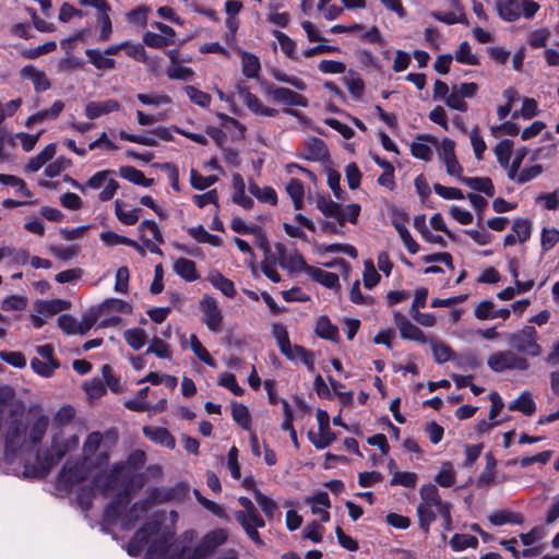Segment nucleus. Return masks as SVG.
<instances>
[{
    "mask_svg": "<svg viewBox=\"0 0 559 559\" xmlns=\"http://www.w3.org/2000/svg\"><path fill=\"white\" fill-rule=\"evenodd\" d=\"M487 365L495 372L514 369L524 371L530 367L526 358L519 356L511 350H501L491 354L488 357Z\"/></svg>",
    "mask_w": 559,
    "mask_h": 559,
    "instance_id": "nucleus-6",
    "label": "nucleus"
},
{
    "mask_svg": "<svg viewBox=\"0 0 559 559\" xmlns=\"http://www.w3.org/2000/svg\"><path fill=\"white\" fill-rule=\"evenodd\" d=\"M418 141H414L411 145V153L415 158L428 162L431 159L432 150L431 147L419 141H427L436 143V139L429 134H421L417 136Z\"/></svg>",
    "mask_w": 559,
    "mask_h": 559,
    "instance_id": "nucleus-27",
    "label": "nucleus"
},
{
    "mask_svg": "<svg viewBox=\"0 0 559 559\" xmlns=\"http://www.w3.org/2000/svg\"><path fill=\"white\" fill-rule=\"evenodd\" d=\"M273 336L276 338L280 352L288 359L294 361L293 345L289 341V335L286 326L283 323H274L272 325Z\"/></svg>",
    "mask_w": 559,
    "mask_h": 559,
    "instance_id": "nucleus-16",
    "label": "nucleus"
},
{
    "mask_svg": "<svg viewBox=\"0 0 559 559\" xmlns=\"http://www.w3.org/2000/svg\"><path fill=\"white\" fill-rule=\"evenodd\" d=\"M499 17L506 22H514L521 16L519 0H496Z\"/></svg>",
    "mask_w": 559,
    "mask_h": 559,
    "instance_id": "nucleus-20",
    "label": "nucleus"
},
{
    "mask_svg": "<svg viewBox=\"0 0 559 559\" xmlns=\"http://www.w3.org/2000/svg\"><path fill=\"white\" fill-rule=\"evenodd\" d=\"M85 55L97 70H111L116 67V61L105 57L98 49L87 48Z\"/></svg>",
    "mask_w": 559,
    "mask_h": 559,
    "instance_id": "nucleus-35",
    "label": "nucleus"
},
{
    "mask_svg": "<svg viewBox=\"0 0 559 559\" xmlns=\"http://www.w3.org/2000/svg\"><path fill=\"white\" fill-rule=\"evenodd\" d=\"M273 36L277 39L282 51L289 58V59H296L295 57V49H296V41L292 39L288 35L283 33L282 31L274 29L272 32Z\"/></svg>",
    "mask_w": 559,
    "mask_h": 559,
    "instance_id": "nucleus-52",
    "label": "nucleus"
},
{
    "mask_svg": "<svg viewBox=\"0 0 559 559\" xmlns=\"http://www.w3.org/2000/svg\"><path fill=\"white\" fill-rule=\"evenodd\" d=\"M435 481L444 488L452 487L455 484V471L451 462H443Z\"/></svg>",
    "mask_w": 559,
    "mask_h": 559,
    "instance_id": "nucleus-40",
    "label": "nucleus"
},
{
    "mask_svg": "<svg viewBox=\"0 0 559 559\" xmlns=\"http://www.w3.org/2000/svg\"><path fill=\"white\" fill-rule=\"evenodd\" d=\"M489 522L495 526L504 524H522L524 516L521 513L509 510H498L488 516Z\"/></svg>",
    "mask_w": 559,
    "mask_h": 559,
    "instance_id": "nucleus-29",
    "label": "nucleus"
},
{
    "mask_svg": "<svg viewBox=\"0 0 559 559\" xmlns=\"http://www.w3.org/2000/svg\"><path fill=\"white\" fill-rule=\"evenodd\" d=\"M100 318V314L98 313L97 309L94 307H91L82 317L81 322L76 323V334L84 335L86 334L93 325L97 322V320Z\"/></svg>",
    "mask_w": 559,
    "mask_h": 559,
    "instance_id": "nucleus-47",
    "label": "nucleus"
},
{
    "mask_svg": "<svg viewBox=\"0 0 559 559\" xmlns=\"http://www.w3.org/2000/svg\"><path fill=\"white\" fill-rule=\"evenodd\" d=\"M90 473L91 469L86 464V456L75 462L68 460L58 475V481L63 489L68 490L87 479Z\"/></svg>",
    "mask_w": 559,
    "mask_h": 559,
    "instance_id": "nucleus-4",
    "label": "nucleus"
},
{
    "mask_svg": "<svg viewBox=\"0 0 559 559\" xmlns=\"http://www.w3.org/2000/svg\"><path fill=\"white\" fill-rule=\"evenodd\" d=\"M395 229L399 233L401 240L411 254H415L419 251L420 247L417 241L412 237L407 227L404 224H395Z\"/></svg>",
    "mask_w": 559,
    "mask_h": 559,
    "instance_id": "nucleus-56",
    "label": "nucleus"
},
{
    "mask_svg": "<svg viewBox=\"0 0 559 559\" xmlns=\"http://www.w3.org/2000/svg\"><path fill=\"white\" fill-rule=\"evenodd\" d=\"M309 275L311 278L326 288H338L340 278L336 273L328 272L319 267H309Z\"/></svg>",
    "mask_w": 559,
    "mask_h": 559,
    "instance_id": "nucleus-30",
    "label": "nucleus"
},
{
    "mask_svg": "<svg viewBox=\"0 0 559 559\" xmlns=\"http://www.w3.org/2000/svg\"><path fill=\"white\" fill-rule=\"evenodd\" d=\"M56 154V144L50 143L45 146L37 155L29 158L25 166V170L28 173L38 171L46 163L51 160Z\"/></svg>",
    "mask_w": 559,
    "mask_h": 559,
    "instance_id": "nucleus-24",
    "label": "nucleus"
},
{
    "mask_svg": "<svg viewBox=\"0 0 559 559\" xmlns=\"http://www.w3.org/2000/svg\"><path fill=\"white\" fill-rule=\"evenodd\" d=\"M283 269H287L289 272H306L309 274V267H312L311 265L307 264L304 257L295 251L294 253H290L284 264L282 266Z\"/></svg>",
    "mask_w": 559,
    "mask_h": 559,
    "instance_id": "nucleus-51",
    "label": "nucleus"
},
{
    "mask_svg": "<svg viewBox=\"0 0 559 559\" xmlns=\"http://www.w3.org/2000/svg\"><path fill=\"white\" fill-rule=\"evenodd\" d=\"M317 209L326 217H332L343 226L345 224L344 212L341 205L334 202L329 195H320L317 199Z\"/></svg>",
    "mask_w": 559,
    "mask_h": 559,
    "instance_id": "nucleus-14",
    "label": "nucleus"
},
{
    "mask_svg": "<svg viewBox=\"0 0 559 559\" xmlns=\"http://www.w3.org/2000/svg\"><path fill=\"white\" fill-rule=\"evenodd\" d=\"M136 99L143 104V105H153V106H160V105H168L171 103V98L166 94H158V93H152V94H144L139 93L136 95Z\"/></svg>",
    "mask_w": 559,
    "mask_h": 559,
    "instance_id": "nucleus-63",
    "label": "nucleus"
},
{
    "mask_svg": "<svg viewBox=\"0 0 559 559\" xmlns=\"http://www.w3.org/2000/svg\"><path fill=\"white\" fill-rule=\"evenodd\" d=\"M237 93L247 108L255 115L264 117H275L278 110L264 106L257 95L251 93L245 83L237 84Z\"/></svg>",
    "mask_w": 559,
    "mask_h": 559,
    "instance_id": "nucleus-9",
    "label": "nucleus"
},
{
    "mask_svg": "<svg viewBox=\"0 0 559 559\" xmlns=\"http://www.w3.org/2000/svg\"><path fill=\"white\" fill-rule=\"evenodd\" d=\"M330 156L325 142L319 138H312L306 144V154L302 156L310 162L325 160Z\"/></svg>",
    "mask_w": 559,
    "mask_h": 559,
    "instance_id": "nucleus-18",
    "label": "nucleus"
},
{
    "mask_svg": "<svg viewBox=\"0 0 559 559\" xmlns=\"http://www.w3.org/2000/svg\"><path fill=\"white\" fill-rule=\"evenodd\" d=\"M98 313L102 316L109 314L111 312L116 313H132V306L121 299L118 298H107L99 305L95 306Z\"/></svg>",
    "mask_w": 559,
    "mask_h": 559,
    "instance_id": "nucleus-21",
    "label": "nucleus"
},
{
    "mask_svg": "<svg viewBox=\"0 0 559 559\" xmlns=\"http://www.w3.org/2000/svg\"><path fill=\"white\" fill-rule=\"evenodd\" d=\"M183 90L191 103H193L202 108L210 107L211 102H212V96L209 93L203 92L193 85H186L183 87Z\"/></svg>",
    "mask_w": 559,
    "mask_h": 559,
    "instance_id": "nucleus-41",
    "label": "nucleus"
},
{
    "mask_svg": "<svg viewBox=\"0 0 559 559\" xmlns=\"http://www.w3.org/2000/svg\"><path fill=\"white\" fill-rule=\"evenodd\" d=\"M417 474L414 472H396L390 480L391 486H403L405 488H415L417 485Z\"/></svg>",
    "mask_w": 559,
    "mask_h": 559,
    "instance_id": "nucleus-54",
    "label": "nucleus"
},
{
    "mask_svg": "<svg viewBox=\"0 0 559 559\" xmlns=\"http://www.w3.org/2000/svg\"><path fill=\"white\" fill-rule=\"evenodd\" d=\"M455 60L462 64L478 66L479 59L476 55L472 53L471 45L464 40L460 44L455 52Z\"/></svg>",
    "mask_w": 559,
    "mask_h": 559,
    "instance_id": "nucleus-48",
    "label": "nucleus"
},
{
    "mask_svg": "<svg viewBox=\"0 0 559 559\" xmlns=\"http://www.w3.org/2000/svg\"><path fill=\"white\" fill-rule=\"evenodd\" d=\"M513 141L504 139L500 141L493 148L499 165L503 168L509 167V162L513 152Z\"/></svg>",
    "mask_w": 559,
    "mask_h": 559,
    "instance_id": "nucleus-37",
    "label": "nucleus"
},
{
    "mask_svg": "<svg viewBox=\"0 0 559 559\" xmlns=\"http://www.w3.org/2000/svg\"><path fill=\"white\" fill-rule=\"evenodd\" d=\"M345 84L354 99L358 100L361 98L365 90V82L358 73L352 72L350 76L345 79Z\"/></svg>",
    "mask_w": 559,
    "mask_h": 559,
    "instance_id": "nucleus-53",
    "label": "nucleus"
},
{
    "mask_svg": "<svg viewBox=\"0 0 559 559\" xmlns=\"http://www.w3.org/2000/svg\"><path fill=\"white\" fill-rule=\"evenodd\" d=\"M430 15L435 20L442 22L444 24H448V25H453L456 23H463V24L467 23V17H466L465 13H463V12L457 15L452 11H449V12L432 11L430 13Z\"/></svg>",
    "mask_w": 559,
    "mask_h": 559,
    "instance_id": "nucleus-57",
    "label": "nucleus"
},
{
    "mask_svg": "<svg viewBox=\"0 0 559 559\" xmlns=\"http://www.w3.org/2000/svg\"><path fill=\"white\" fill-rule=\"evenodd\" d=\"M207 281L228 298H234L237 294L234 282L225 277L219 271L211 272L207 275Z\"/></svg>",
    "mask_w": 559,
    "mask_h": 559,
    "instance_id": "nucleus-23",
    "label": "nucleus"
},
{
    "mask_svg": "<svg viewBox=\"0 0 559 559\" xmlns=\"http://www.w3.org/2000/svg\"><path fill=\"white\" fill-rule=\"evenodd\" d=\"M49 426V417L39 415L31 425L28 435L26 433V442L33 448L41 442Z\"/></svg>",
    "mask_w": 559,
    "mask_h": 559,
    "instance_id": "nucleus-17",
    "label": "nucleus"
},
{
    "mask_svg": "<svg viewBox=\"0 0 559 559\" xmlns=\"http://www.w3.org/2000/svg\"><path fill=\"white\" fill-rule=\"evenodd\" d=\"M420 498L423 500L420 504L437 507L438 509L445 503L442 501L438 488L432 484L424 485L420 488Z\"/></svg>",
    "mask_w": 559,
    "mask_h": 559,
    "instance_id": "nucleus-38",
    "label": "nucleus"
},
{
    "mask_svg": "<svg viewBox=\"0 0 559 559\" xmlns=\"http://www.w3.org/2000/svg\"><path fill=\"white\" fill-rule=\"evenodd\" d=\"M23 417L24 407L21 403L10 408L4 431V452L7 455H16L26 443L27 426Z\"/></svg>",
    "mask_w": 559,
    "mask_h": 559,
    "instance_id": "nucleus-1",
    "label": "nucleus"
},
{
    "mask_svg": "<svg viewBox=\"0 0 559 559\" xmlns=\"http://www.w3.org/2000/svg\"><path fill=\"white\" fill-rule=\"evenodd\" d=\"M427 504H418L416 509L419 527L425 534L429 533L430 525L436 521V513Z\"/></svg>",
    "mask_w": 559,
    "mask_h": 559,
    "instance_id": "nucleus-44",
    "label": "nucleus"
},
{
    "mask_svg": "<svg viewBox=\"0 0 559 559\" xmlns=\"http://www.w3.org/2000/svg\"><path fill=\"white\" fill-rule=\"evenodd\" d=\"M159 530L160 523L158 521H147L139 530H136V532L133 534V537L142 542V544L146 545L152 536L158 534Z\"/></svg>",
    "mask_w": 559,
    "mask_h": 559,
    "instance_id": "nucleus-45",
    "label": "nucleus"
},
{
    "mask_svg": "<svg viewBox=\"0 0 559 559\" xmlns=\"http://www.w3.org/2000/svg\"><path fill=\"white\" fill-rule=\"evenodd\" d=\"M559 241V230L557 228H543L540 236V246L543 251H549Z\"/></svg>",
    "mask_w": 559,
    "mask_h": 559,
    "instance_id": "nucleus-64",
    "label": "nucleus"
},
{
    "mask_svg": "<svg viewBox=\"0 0 559 559\" xmlns=\"http://www.w3.org/2000/svg\"><path fill=\"white\" fill-rule=\"evenodd\" d=\"M508 408L510 411H518L526 416H531L536 412V403L531 394L524 391L508 405Z\"/></svg>",
    "mask_w": 559,
    "mask_h": 559,
    "instance_id": "nucleus-31",
    "label": "nucleus"
},
{
    "mask_svg": "<svg viewBox=\"0 0 559 559\" xmlns=\"http://www.w3.org/2000/svg\"><path fill=\"white\" fill-rule=\"evenodd\" d=\"M381 276L377 272L372 260L365 261V271L362 274L364 286L367 289H372L380 282Z\"/></svg>",
    "mask_w": 559,
    "mask_h": 559,
    "instance_id": "nucleus-55",
    "label": "nucleus"
},
{
    "mask_svg": "<svg viewBox=\"0 0 559 559\" xmlns=\"http://www.w3.org/2000/svg\"><path fill=\"white\" fill-rule=\"evenodd\" d=\"M154 354L158 358L169 359L171 357L169 346L163 340L154 336L146 349V354Z\"/></svg>",
    "mask_w": 559,
    "mask_h": 559,
    "instance_id": "nucleus-61",
    "label": "nucleus"
},
{
    "mask_svg": "<svg viewBox=\"0 0 559 559\" xmlns=\"http://www.w3.org/2000/svg\"><path fill=\"white\" fill-rule=\"evenodd\" d=\"M430 344L437 364H444L454 357L453 350L447 344L438 343L435 340H431Z\"/></svg>",
    "mask_w": 559,
    "mask_h": 559,
    "instance_id": "nucleus-50",
    "label": "nucleus"
},
{
    "mask_svg": "<svg viewBox=\"0 0 559 559\" xmlns=\"http://www.w3.org/2000/svg\"><path fill=\"white\" fill-rule=\"evenodd\" d=\"M55 465L53 454L47 450L36 455L35 464L25 466V474L35 478H45Z\"/></svg>",
    "mask_w": 559,
    "mask_h": 559,
    "instance_id": "nucleus-13",
    "label": "nucleus"
},
{
    "mask_svg": "<svg viewBox=\"0 0 559 559\" xmlns=\"http://www.w3.org/2000/svg\"><path fill=\"white\" fill-rule=\"evenodd\" d=\"M307 437L312 445L318 450L328 448L336 439V435L330 429L324 430L323 432L319 431L317 435L310 430L308 431Z\"/></svg>",
    "mask_w": 559,
    "mask_h": 559,
    "instance_id": "nucleus-39",
    "label": "nucleus"
},
{
    "mask_svg": "<svg viewBox=\"0 0 559 559\" xmlns=\"http://www.w3.org/2000/svg\"><path fill=\"white\" fill-rule=\"evenodd\" d=\"M190 346L193 354L205 365L215 367L216 362L207 349L201 344L195 334L190 335Z\"/></svg>",
    "mask_w": 559,
    "mask_h": 559,
    "instance_id": "nucleus-46",
    "label": "nucleus"
},
{
    "mask_svg": "<svg viewBox=\"0 0 559 559\" xmlns=\"http://www.w3.org/2000/svg\"><path fill=\"white\" fill-rule=\"evenodd\" d=\"M69 301L62 299H53L49 301H40L38 304L37 310L40 313L47 314H56L62 310H66L69 307Z\"/></svg>",
    "mask_w": 559,
    "mask_h": 559,
    "instance_id": "nucleus-59",
    "label": "nucleus"
},
{
    "mask_svg": "<svg viewBox=\"0 0 559 559\" xmlns=\"http://www.w3.org/2000/svg\"><path fill=\"white\" fill-rule=\"evenodd\" d=\"M233 183L235 193L233 195L234 203L242 206L245 210H251L254 202L251 198L246 195V185L242 176L238 173L233 175Z\"/></svg>",
    "mask_w": 559,
    "mask_h": 559,
    "instance_id": "nucleus-22",
    "label": "nucleus"
},
{
    "mask_svg": "<svg viewBox=\"0 0 559 559\" xmlns=\"http://www.w3.org/2000/svg\"><path fill=\"white\" fill-rule=\"evenodd\" d=\"M136 474H131L126 462H118L114 464L109 473H97L92 478V485L97 488L102 493H107L117 488L123 489L126 483L133 478Z\"/></svg>",
    "mask_w": 559,
    "mask_h": 559,
    "instance_id": "nucleus-3",
    "label": "nucleus"
},
{
    "mask_svg": "<svg viewBox=\"0 0 559 559\" xmlns=\"http://www.w3.org/2000/svg\"><path fill=\"white\" fill-rule=\"evenodd\" d=\"M254 499L257 503L260 506L263 513L269 518L272 519L274 515V512L277 508L275 501L261 492L259 489H254Z\"/></svg>",
    "mask_w": 559,
    "mask_h": 559,
    "instance_id": "nucleus-58",
    "label": "nucleus"
},
{
    "mask_svg": "<svg viewBox=\"0 0 559 559\" xmlns=\"http://www.w3.org/2000/svg\"><path fill=\"white\" fill-rule=\"evenodd\" d=\"M314 333L318 337L331 342L338 341V328L333 324L325 314L320 316L316 321Z\"/></svg>",
    "mask_w": 559,
    "mask_h": 559,
    "instance_id": "nucleus-19",
    "label": "nucleus"
},
{
    "mask_svg": "<svg viewBox=\"0 0 559 559\" xmlns=\"http://www.w3.org/2000/svg\"><path fill=\"white\" fill-rule=\"evenodd\" d=\"M217 181V177L215 175L211 176H202L195 169H191L190 174V182L191 186L197 190H205L209 187L213 186Z\"/></svg>",
    "mask_w": 559,
    "mask_h": 559,
    "instance_id": "nucleus-62",
    "label": "nucleus"
},
{
    "mask_svg": "<svg viewBox=\"0 0 559 559\" xmlns=\"http://www.w3.org/2000/svg\"><path fill=\"white\" fill-rule=\"evenodd\" d=\"M123 206H124L123 201H121L119 199H117L115 201L116 217L123 225H127V226L135 225L139 222L140 214H141L142 210L139 207H135L130 211H124Z\"/></svg>",
    "mask_w": 559,
    "mask_h": 559,
    "instance_id": "nucleus-32",
    "label": "nucleus"
},
{
    "mask_svg": "<svg viewBox=\"0 0 559 559\" xmlns=\"http://www.w3.org/2000/svg\"><path fill=\"white\" fill-rule=\"evenodd\" d=\"M461 182L489 198L495 195V186L489 177H461Z\"/></svg>",
    "mask_w": 559,
    "mask_h": 559,
    "instance_id": "nucleus-26",
    "label": "nucleus"
},
{
    "mask_svg": "<svg viewBox=\"0 0 559 559\" xmlns=\"http://www.w3.org/2000/svg\"><path fill=\"white\" fill-rule=\"evenodd\" d=\"M200 308L203 313V323L212 332H218L223 322V314L214 297L204 295L200 301Z\"/></svg>",
    "mask_w": 559,
    "mask_h": 559,
    "instance_id": "nucleus-7",
    "label": "nucleus"
},
{
    "mask_svg": "<svg viewBox=\"0 0 559 559\" xmlns=\"http://www.w3.org/2000/svg\"><path fill=\"white\" fill-rule=\"evenodd\" d=\"M194 495H195L198 502L202 507H204L206 510H209L210 512H212L214 515H216L217 518H219L222 520H226V521L229 520V516L223 506L203 497L201 495V492L198 490H194Z\"/></svg>",
    "mask_w": 559,
    "mask_h": 559,
    "instance_id": "nucleus-49",
    "label": "nucleus"
},
{
    "mask_svg": "<svg viewBox=\"0 0 559 559\" xmlns=\"http://www.w3.org/2000/svg\"><path fill=\"white\" fill-rule=\"evenodd\" d=\"M238 503L243 508L242 510H237L235 512V520L240 525L251 522L260 527H264L266 525L264 519L260 515L258 509L248 497H239Z\"/></svg>",
    "mask_w": 559,
    "mask_h": 559,
    "instance_id": "nucleus-10",
    "label": "nucleus"
},
{
    "mask_svg": "<svg viewBox=\"0 0 559 559\" xmlns=\"http://www.w3.org/2000/svg\"><path fill=\"white\" fill-rule=\"evenodd\" d=\"M119 176L134 185L148 188L153 185V179L146 178L144 173L133 166H121Z\"/></svg>",
    "mask_w": 559,
    "mask_h": 559,
    "instance_id": "nucleus-28",
    "label": "nucleus"
},
{
    "mask_svg": "<svg viewBox=\"0 0 559 559\" xmlns=\"http://www.w3.org/2000/svg\"><path fill=\"white\" fill-rule=\"evenodd\" d=\"M174 271L186 282H194L199 278L195 262L187 258H178L174 263Z\"/></svg>",
    "mask_w": 559,
    "mask_h": 559,
    "instance_id": "nucleus-25",
    "label": "nucleus"
},
{
    "mask_svg": "<svg viewBox=\"0 0 559 559\" xmlns=\"http://www.w3.org/2000/svg\"><path fill=\"white\" fill-rule=\"evenodd\" d=\"M174 535L175 533L171 531L162 532L158 537L150 543L143 559L165 558L173 546Z\"/></svg>",
    "mask_w": 559,
    "mask_h": 559,
    "instance_id": "nucleus-11",
    "label": "nucleus"
},
{
    "mask_svg": "<svg viewBox=\"0 0 559 559\" xmlns=\"http://www.w3.org/2000/svg\"><path fill=\"white\" fill-rule=\"evenodd\" d=\"M450 546L454 551H462L466 548H477L478 539L474 535L454 534L450 539Z\"/></svg>",
    "mask_w": 559,
    "mask_h": 559,
    "instance_id": "nucleus-42",
    "label": "nucleus"
},
{
    "mask_svg": "<svg viewBox=\"0 0 559 559\" xmlns=\"http://www.w3.org/2000/svg\"><path fill=\"white\" fill-rule=\"evenodd\" d=\"M267 93L274 102L282 105L300 107L308 106V99L304 95L294 92L288 87H273Z\"/></svg>",
    "mask_w": 559,
    "mask_h": 559,
    "instance_id": "nucleus-12",
    "label": "nucleus"
},
{
    "mask_svg": "<svg viewBox=\"0 0 559 559\" xmlns=\"http://www.w3.org/2000/svg\"><path fill=\"white\" fill-rule=\"evenodd\" d=\"M538 333L533 325H525L510 336V344L519 352L532 357L539 356L542 347L537 343Z\"/></svg>",
    "mask_w": 559,
    "mask_h": 559,
    "instance_id": "nucleus-5",
    "label": "nucleus"
},
{
    "mask_svg": "<svg viewBox=\"0 0 559 559\" xmlns=\"http://www.w3.org/2000/svg\"><path fill=\"white\" fill-rule=\"evenodd\" d=\"M123 336L127 344L134 350L141 349L146 342V332L140 328L126 330Z\"/></svg>",
    "mask_w": 559,
    "mask_h": 559,
    "instance_id": "nucleus-43",
    "label": "nucleus"
},
{
    "mask_svg": "<svg viewBox=\"0 0 559 559\" xmlns=\"http://www.w3.org/2000/svg\"><path fill=\"white\" fill-rule=\"evenodd\" d=\"M120 108V104L116 99H106L103 102H90L85 106V116L94 120L103 115H108L112 111H117Z\"/></svg>",
    "mask_w": 559,
    "mask_h": 559,
    "instance_id": "nucleus-15",
    "label": "nucleus"
},
{
    "mask_svg": "<svg viewBox=\"0 0 559 559\" xmlns=\"http://www.w3.org/2000/svg\"><path fill=\"white\" fill-rule=\"evenodd\" d=\"M231 417L242 429L251 430V415L246 405L233 402Z\"/></svg>",
    "mask_w": 559,
    "mask_h": 559,
    "instance_id": "nucleus-36",
    "label": "nucleus"
},
{
    "mask_svg": "<svg viewBox=\"0 0 559 559\" xmlns=\"http://www.w3.org/2000/svg\"><path fill=\"white\" fill-rule=\"evenodd\" d=\"M228 533L224 528H216L207 532L201 539L205 548L213 554L215 549L227 542Z\"/></svg>",
    "mask_w": 559,
    "mask_h": 559,
    "instance_id": "nucleus-33",
    "label": "nucleus"
},
{
    "mask_svg": "<svg viewBox=\"0 0 559 559\" xmlns=\"http://www.w3.org/2000/svg\"><path fill=\"white\" fill-rule=\"evenodd\" d=\"M145 475L143 473H138L133 478L126 483L124 488L117 492L105 507L104 520L107 523L117 522L123 510L130 503L132 495L140 491L145 485Z\"/></svg>",
    "mask_w": 559,
    "mask_h": 559,
    "instance_id": "nucleus-2",
    "label": "nucleus"
},
{
    "mask_svg": "<svg viewBox=\"0 0 559 559\" xmlns=\"http://www.w3.org/2000/svg\"><path fill=\"white\" fill-rule=\"evenodd\" d=\"M512 231L514 233L520 242H525L531 237V222L525 218L515 219L512 225Z\"/></svg>",
    "mask_w": 559,
    "mask_h": 559,
    "instance_id": "nucleus-60",
    "label": "nucleus"
},
{
    "mask_svg": "<svg viewBox=\"0 0 559 559\" xmlns=\"http://www.w3.org/2000/svg\"><path fill=\"white\" fill-rule=\"evenodd\" d=\"M393 321L400 331V335L404 340L414 341L418 344H426L428 338L426 334L417 325L413 324L403 313L394 311Z\"/></svg>",
    "mask_w": 559,
    "mask_h": 559,
    "instance_id": "nucleus-8",
    "label": "nucleus"
},
{
    "mask_svg": "<svg viewBox=\"0 0 559 559\" xmlns=\"http://www.w3.org/2000/svg\"><path fill=\"white\" fill-rule=\"evenodd\" d=\"M242 74L248 79L259 76L261 63L259 58L251 52H242L241 55Z\"/></svg>",
    "mask_w": 559,
    "mask_h": 559,
    "instance_id": "nucleus-34",
    "label": "nucleus"
}]
</instances>
